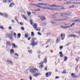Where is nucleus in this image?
Wrapping results in <instances>:
<instances>
[{
  "label": "nucleus",
  "instance_id": "09e8293b",
  "mask_svg": "<svg viewBox=\"0 0 80 80\" xmlns=\"http://www.w3.org/2000/svg\"><path fill=\"white\" fill-rule=\"evenodd\" d=\"M14 55H15V56H17V57L18 56V54L17 53H16L14 54Z\"/></svg>",
  "mask_w": 80,
  "mask_h": 80
},
{
  "label": "nucleus",
  "instance_id": "20e7f679",
  "mask_svg": "<svg viewBox=\"0 0 80 80\" xmlns=\"http://www.w3.org/2000/svg\"><path fill=\"white\" fill-rule=\"evenodd\" d=\"M31 41V45L32 46H35L38 44L37 42H35V38H32Z\"/></svg>",
  "mask_w": 80,
  "mask_h": 80
},
{
  "label": "nucleus",
  "instance_id": "ea45409f",
  "mask_svg": "<svg viewBox=\"0 0 80 80\" xmlns=\"http://www.w3.org/2000/svg\"><path fill=\"white\" fill-rule=\"evenodd\" d=\"M59 48L61 50L63 48V46H61L59 47Z\"/></svg>",
  "mask_w": 80,
  "mask_h": 80
},
{
  "label": "nucleus",
  "instance_id": "72a5a7b5",
  "mask_svg": "<svg viewBox=\"0 0 80 80\" xmlns=\"http://www.w3.org/2000/svg\"><path fill=\"white\" fill-rule=\"evenodd\" d=\"M28 52L30 53H31L32 52V50H29L28 51Z\"/></svg>",
  "mask_w": 80,
  "mask_h": 80
},
{
  "label": "nucleus",
  "instance_id": "2f4dec72",
  "mask_svg": "<svg viewBox=\"0 0 80 80\" xmlns=\"http://www.w3.org/2000/svg\"><path fill=\"white\" fill-rule=\"evenodd\" d=\"M49 5H50L49 4H48L47 3H45V6H46L47 7H49Z\"/></svg>",
  "mask_w": 80,
  "mask_h": 80
},
{
  "label": "nucleus",
  "instance_id": "58836bf2",
  "mask_svg": "<svg viewBox=\"0 0 80 80\" xmlns=\"http://www.w3.org/2000/svg\"><path fill=\"white\" fill-rule=\"evenodd\" d=\"M7 2V0H4L3 1V2H4V3H6Z\"/></svg>",
  "mask_w": 80,
  "mask_h": 80
},
{
  "label": "nucleus",
  "instance_id": "bb28decb",
  "mask_svg": "<svg viewBox=\"0 0 80 80\" xmlns=\"http://www.w3.org/2000/svg\"><path fill=\"white\" fill-rule=\"evenodd\" d=\"M30 21L31 25H33V22H32V20H30Z\"/></svg>",
  "mask_w": 80,
  "mask_h": 80
},
{
  "label": "nucleus",
  "instance_id": "f03ea898",
  "mask_svg": "<svg viewBox=\"0 0 80 80\" xmlns=\"http://www.w3.org/2000/svg\"><path fill=\"white\" fill-rule=\"evenodd\" d=\"M8 37L11 40H12L13 39V36H12V34L11 33H8L6 35V38H7V37Z\"/></svg>",
  "mask_w": 80,
  "mask_h": 80
},
{
  "label": "nucleus",
  "instance_id": "a18cd8bd",
  "mask_svg": "<svg viewBox=\"0 0 80 80\" xmlns=\"http://www.w3.org/2000/svg\"><path fill=\"white\" fill-rule=\"evenodd\" d=\"M8 28L9 30H12V27L10 26Z\"/></svg>",
  "mask_w": 80,
  "mask_h": 80
},
{
  "label": "nucleus",
  "instance_id": "49530a36",
  "mask_svg": "<svg viewBox=\"0 0 80 80\" xmlns=\"http://www.w3.org/2000/svg\"><path fill=\"white\" fill-rule=\"evenodd\" d=\"M31 39V37H29L28 38V40H30V39Z\"/></svg>",
  "mask_w": 80,
  "mask_h": 80
},
{
  "label": "nucleus",
  "instance_id": "de8ad7c7",
  "mask_svg": "<svg viewBox=\"0 0 80 80\" xmlns=\"http://www.w3.org/2000/svg\"><path fill=\"white\" fill-rule=\"evenodd\" d=\"M11 2V1H10V0H8V3H10Z\"/></svg>",
  "mask_w": 80,
  "mask_h": 80
},
{
  "label": "nucleus",
  "instance_id": "9b49d317",
  "mask_svg": "<svg viewBox=\"0 0 80 80\" xmlns=\"http://www.w3.org/2000/svg\"><path fill=\"white\" fill-rule=\"evenodd\" d=\"M10 53H11V54H13L15 53V51L13 50V49H11L10 51Z\"/></svg>",
  "mask_w": 80,
  "mask_h": 80
},
{
  "label": "nucleus",
  "instance_id": "6e6552de",
  "mask_svg": "<svg viewBox=\"0 0 80 80\" xmlns=\"http://www.w3.org/2000/svg\"><path fill=\"white\" fill-rule=\"evenodd\" d=\"M71 76H72V77H72V78H78V76H75V75H74V74H73V73H72L71 74Z\"/></svg>",
  "mask_w": 80,
  "mask_h": 80
},
{
  "label": "nucleus",
  "instance_id": "0eeeda50",
  "mask_svg": "<svg viewBox=\"0 0 80 80\" xmlns=\"http://www.w3.org/2000/svg\"><path fill=\"white\" fill-rule=\"evenodd\" d=\"M12 48H18L17 46H16L15 44L14 43H12Z\"/></svg>",
  "mask_w": 80,
  "mask_h": 80
},
{
  "label": "nucleus",
  "instance_id": "4468645a",
  "mask_svg": "<svg viewBox=\"0 0 80 80\" xmlns=\"http://www.w3.org/2000/svg\"><path fill=\"white\" fill-rule=\"evenodd\" d=\"M22 17L24 18V19H25V20H26L27 19V17H25V16L24 15H22Z\"/></svg>",
  "mask_w": 80,
  "mask_h": 80
},
{
  "label": "nucleus",
  "instance_id": "052dcab7",
  "mask_svg": "<svg viewBox=\"0 0 80 80\" xmlns=\"http://www.w3.org/2000/svg\"><path fill=\"white\" fill-rule=\"evenodd\" d=\"M8 62H9V63H12V62L10 61V60H8Z\"/></svg>",
  "mask_w": 80,
  "mask_h": 80
},
{
  "label": "nucleus",
  "instance_id": "2eb2a0df",
  "mask_svg": "<svg viewBox=\"0 0 80 80\" xmlns=\"http://www.w3.org/2000/svg\"><path fill=\"white\" fill-rule=\"evenodd\" d=\"M61 37H62L63 36H64V37H65V34H61L60 35Z\"/></svg>",
  "mask_w": 80,
  "mask_h": 80
},
{
  "label": "nucleus",
  "instance_id": "bf43d9fd",
  "mask_svg": "<svg viewBox=\"0 0 80 80\" xmlns=\"http://www.w3.org/2000/svg\"><path fill=\"white\" fill-rule=\"evenodd\" d=\"M50 35V32L47 33V35Z\"/></svg>",
  "mask_w": 80,
  "mask_h": 80
},
{
  "label": "nucleus",
  "instance_id": "dca6fc26",
  "mask_svg": "<svg viewBox=\"0 0 80 80\" xmlns=\"http://www.w3.org/2000/svg\"><path fill=\"white\" fill-rule=\"evenodd\" d=\"M47 62V58H45L44 59V60L43 61V63H46Z\"/></svg>",
  "mask_w": 80,
  "mask_h": 80
},
{
  "label": "nucleus",
  "instance_id": "4d7b16f0",
  "mask_svg": "<svg viewBox=\"0 0 80 80\" xmlns=\"http://www.w3.org/2000/svg\"><path fill=\"white\" fill-rule=\"evenodd\" d=\"M59 42V40L58 39H57V40L56 41V43H58Z\"/></svg>",
  "mask_w": 80,
  "mask_h": 80
},
{
  "label": "nucleus",
  "instance_id": "8fccbe9b",
  "mask_svg": "<svg viewBox=\"0 0 80 80\" xmlns=\"http://www.w3.org/2000/svg\"><path fill=\"white\" fill-rule=\"evenodd\" d=\"M38 35H41V33H40V32H38Z\"/></svg>",
  "mask_w": 80,
  "mask_h": 80
},
{
  "label": "nucleus",
  "instance_id": "79ce46f5",
  "mask_svg": "<svg viewBox=\"0 0 80 80\" xmlns=\"http://www.w3.org/2000/svg\"><path fill=\"white\" fill-rule=\"evenodd\" d=\"M59 20L58 19H55L53 20V21L54 22H57V21H58Z\"/></svg>",
  "mask_w": 80,
  "mask_h": 80
},
{
  "label": "nucleus",
  "instance_id": "c85d7f7f",
  "mask_svg": "<svg viewBox=\"0 0 80 80\" xmlns=\"http://www.w3.org/2000/svg\"><path fill=\"white\" fill-rule=\"evenodd\" d=\"M28 70H26L25 72V73L27 74L28 73Z\"/></svg>",
  "mask_w": 80,
  "mask_h": 80
},
{
  "label": "nucleus",
  "instance_id": "412c9836",
  "mask_svg": "<svg viewBox=\"0 0 80 80\" xmlns=\"http://www.w3.org/2000/svg\"><path fill=\"white\" fill-rule=\"evenodd\" d=\"M4 15L5 17H8V15L6 13H5V14H4Z\"/></svg>",
  "mask_w": 80,
  "mask_h": 80
},
{
  "label": "nucleus",
  "instance_id": "c03bdc74",
  "mask_svg": "<svg viewBox=\"0 0 80 80\" xmlns=\"http://www.w3.org/2000/svg\"><path fill=\"white\" fill-rule=\"evenodd\" d=\"M19 23L21 25H23V23L22 22H20Z\"/></svg>",
  "mask_w": 80,
  "mask_h": 80
},
{
  "label": "nucleus",
  "instance_id": "ddd939ff",
  "mask_svg": "<svg viewBox=\"0 0 80 80\" xmlns=\"http://www.w3.org/2000/svg\"><path fill=\"white\" fill-rule=\"evenodd\" d=\"M67 57L65 56L64 58V62H65L67 61Z\"/></svg>",
  "mask_w": 80,
  "mask_h": 80
},
{
  "label": "nucleus",
  "instance_id": "a211bd4d",
  "mask_svg": "<svg viewBox=\"0 0 80 80\" xmlns=\"http://www.w3.org/2000/svg\"><path fill=\"white\" fill-rule=\"evenodd\" d=\"M62 27V28H67L68 27L69 28H70V26H68L67 27Z\"/></svg>",
  "mask_w": 80,
  "mask_h": 80
},
{
  "label": "nucleus",
  "instance_id": "393cba45",
  "mask_svg": "<svg viewBox=\"0 0 80 80\" xmlns=\"http://www.w3.org/2000/svg\"><path fill=\"white\" fill-rule=\"evenodd\" d=\"M80 59V58H77L76 59V60L77 61V62H78V60Z\"/></svg>",
  "mask_w": 80,
  "mask_h": 80
},
{
  "label": "nucleus",
  "instance_id": "7ed1b4c3",
  "mask_svg": "<svg viewBox=\"0 0 80 80\" xmlns=\"http://www.w3.org/2000/svg\"><path fill=\"white\" fill-rule=\"evenodd\" d=\"M33 26V28L35 29V30H36L37 31H40V28H39L37 27V24H34Z\"/></svg>",
  "mask_w": 80,
  "mask_h": 80
},
{
  "label": "nucleus",
  "instance_id": "f257e3e1",
  "mask_svg": "<svg viewBox=\"0 0 80 80\" xmlns=\"http://www.w3.org/2000/svg\"><path fill=\"white\" fill-rule=\"evenodd\" d=\"M28 69L29 71L30 72L32 73H36L38 72L37 69H36L35 68H34L33 66H31L29 67Z\"/></svg>",
  "mask_w": 80,
  "mask_h": 80
},
{
  "label": "nucleus",
  "instance_id": "b1692460",
  "mask_svg": "<svg viewBox=\"0 0 80 80\" xmlns=\"http://www.w3.org/2000/svg\"><path fill=\"white\" fill-rule=\"evenodd\" d=\"M49 74V73L48 72H47L46 74V77H48V74Z\"/></svg>",
  "mask_w": 80,
  "mask_h": 80
},
{
  "label": "nucleus",
  "instance_id": "864d4df0",
  "mask_svg": "<svg viewBox=\"0 0 80 80\" xmlns=\"http://www.w3.org/2000/svg\"><path fill=\"white\" fill-rule=\"evenodd\" d=\"M40 53V51L38 50V52H37V53Z\"/></svg>",
  "mask_w": 80,
  "mask_h": 80
},
{
  "label": "nucleus",
  "instance_id": "f8f14e48",
  "mask_svg": "<svg viewBox=\"0 0 80 80\" xmlns=\"http://www.w3.org/2000/svg\"><path fill=\"white\" fill-rule=\"evenodd\" d=\"M14 5V3H12L10 4L9 7H11L12 5Z\"/></svg>",
  "mask_w": 80,
  "mask_h": 80
},
{
  "label": "nucleus",
  "instance_id": "a878e982",
  "mask_svg": "<svg viewBox=\"0 0 80 80\" xmlns=\"http://www.w3.org/2000/svg\"><path fill=\"white\" fill-rule=\"evenodd\" d=\"M66 70H63V72H62V73H64V74H65V73H66Z\"/></svg>",
  "mask_w": 80,
  "mask_h": 80
},
{
  "label": "nucleus",
  "instance_id": "37998d69",
  "mask_svg": "<svg viewBox=\"0 0 80 80\" xmlns=\"http://www.w3.org/2000/svg\"><path fill=\"white\" fill-rule=\"evenodd\" d=\"M62 15H61V16L62 17H63V15H64L65 14V13H62Z\"/></svg>",
  "mask_w": 80,
  "mask_h": 80
},
{
  "label": "nucleus",
  "instance_id": "5fc2aeb1",
  "mask_svg": "<svg viewBox=\"0 0 80 80\" xmlns=\"http://www.w3.org/2000/svg\"><path fill=\"white\" fill-rule=\"evenodd\" d=\"M36 7H39V8H42V7L40 6H38V5H37V6Z\"/></svg>",
  "mask_w": 80,
  "mask_h": 80
},
{
  "label": "nucleus",
  "instance_id": "774afa93",
  "mask_svg": "<svg viewBox=\"0 0 80 80\" xmlns=\"http://www.w3.org/2000/svg\"><path fill=\"white\" fill-rule=\"evenodd\" d=\"M0 28H1V29H3V26H1L0 27Z\"/></svg>",
  "mask_w": 80,
  "mask_h": 80
},
{
  "label": "nucleus",
  "instance_id": "473e14b6",
  "mask_svg": "<svg viewBox=\"0 0 80 80\" xmlns=\"http://www.w3.org/2000/svg\"><path fill=\"white\" fill-rule=\"evenodd\" d=\"M42 8H43V9H47V7H42Z\"/></svg>",
  "mask_w": 80,
  "mask_h": 80
},
{
  "label": "nucleus",
  "instance_id": "c9c22d12",
  "mask_svg": "<svg viewBox=\"0 0 80 80\" xmlns=\"http://www.w3.org/2000/svg\"><path fill=\"white\" fill-rule=\"evenodd\" d=\"M21 29L22 30H25V28H23V27H22Z\"/></svg>",
  "mask_w": 80,
  "mask_h": 80
},
{
  "label": "nucleus",
  "instance_id": "6ab92c4d",
  "mask_svg": "<svg viewBox=\"0 0 80 80\" xmlns=\"http://www.w3.org/2000/svg\"><path fill=\"white\" fill-rule=\"evenodd\" d=\"M7 45H11V43L10 42H7Z\"/></svg>",
  "mask_w": 80,
  "mask_h": 80
},
{
  "label": "nucleus",
  "instance_id": "9d476101",
  "mask_svg": "<svg viewBox=\"0 0 80 80\" xmlns=\"http://www.w3.org/2000/svg\"><path fill=\"white\" fill-rule=\"evenodd\" d=\"M41 20L43 21L45 20V18L44 17H41L40 18Z\"/></svg>",
  "mask_w": 80,
  "mask_h": 80
},
{
  "label": "nucleus",
  "instance_id": "4be33fe9",
  "mask_svg": "<svg viewBox=\"0 0 80 80\" xmlns=\"http://www.w3.org/2000/svg\"><path fill=\"white\" fill-rule=\"evenodd\" d=\"M20 36H21V34H20V33H18V37H19V38H20Z\"/></svg>",
  "mask_w": 80,
  "mask_h": 80
},
{
  "label": "nucleus",
  "instance_id": "c756f323",
  "mask_svg": "<svg viewBox=\"0 0 80 80\" xmlns=\"http://www.w3.org/2000/svg\"><path fill=\"white\" fill-rule=\"evenodd\" d=\"M27 13L28 16H30V15H31V13L30 12H27Z\"/></svg>",
  "mask_w": 80,
  "mask_h": 80
},
{
  "label": "nucleus",
  "instance_id": "0e129e2a",
  "mask_svg": "<svg viewBox=\"0 0 80 80\" xmlns=\"http://www.w3.org/2000/svg\"><path fill=\"white\" fill-rule=\"evenodd\" d=\"M32 5H33V6L34 5V6H35V7H37V5H36L35 4H32Z\"/></svg>",
  "mask_w": 80,
  "mask_h": 80
},
{
  "label": "nucleus",
  "instance_id": "e2e57ef3",
  "mask_svg": "<svg viewBox=\"0 0 80 80\" xmlns=\"http://www.w3.org/2000/svg\"><path fill=\"white\" fill-rule=\"evenodd\" d=\"M63 54H61L60 55V56L61 57H63Z\"/></svg>",
  "mask_w": 80,
  "mask_h": 80
},
{
  "label": "nucleus",
  "instance_id": "cd10ccee",
  "mask_svg": "<svg viewBox=\"0 0 80 80\" xmlns=\"http://www.w3.org/2000/svg\"><path fill=\"white\" fill-rule=\"evenodd\" d=\"M17 17H15V20H16V21H17V22H18V20H17Z\"/></svg>",
  "mask_w": 80,
  "mask_h": 80
},
{
  "label": "nucleus",
  "instance_id": "6e6d98bb",
  "mask_svg": "<svg viewBox=\"0 0 80 80\" xmlns=\"http://www.w3.org/2000/svg\"><path fill=\"white\" fill-rule=\"evenodd\" d=\"M29 79L30 80H32V78L31 76H29Z\"/></svg>",
  "mask_w": 80,
  "mask_h": 80
},
{
  "label": "nucleus",
  "instance_id": "a19ab883",
  "mask_svg": "<svg viewBox=\"0 0 80 80\" xmlns=\"http://www.w3.org/2000/svg\"><path fill=\"white\" fill-rule=\"evenodd\" d=\"M76 33H80V31H76L75 32Z\"/></svg>",
  "mask_w": 80,
  "mask_h": 80
},
{
  "label": "nucleus",
  "instance_id": "5701e85b",
  "mask_svg": "<svg viewBox=\"0 0 80 80\" xmlns=\"http://www.w3.org/2000/svg\"><path fill=\"white\" fill-rule=\"evenodd\" d=\"M50 22L52 23L53 24V25H56V22Z\"/></svg>",
  "mask_w": 80,
  "mask_h": 80
},
{
  "label": "nucleus",
  "instance_id": "13d9d810",
  "mask_svg": "<svg viewBox=\"0 0 80 80\" xmlns=\"http://www.w3.org/2000/svg\"><path fill=\"white\" fill-rule=\"evenodd\" d=\"M13 35H14V36H15V37H16V36L17 35V34H16L15 33H13Z\"/></svg>",
  "mask_w": 80,
  "mask_h": 80
},
{
  "label": "nucleus",
  "instance_id": "aec40b11",
  "mask_svg": "<svg viewBox=\"0 0 80 80\" xmlns=\"http://www.w3.org/2000/svg\"><path fill=\"white\" fill-rule=\"evenodd\" d=\"M28 37V34H25V38H27Z\"/></svg>",
  "mask_w": 80,
  "mask_h": 80
},
{
  "label": "nucleus",
  "instance_id": "680f3d73",
  "mask_svg": "<svg viewBox=\"0 0 80 80\" xmlns=\"http://www.w3.org/2000/svg\"><path fill=\"white\" fill-rule=\"evenodd\" d=\"M42 3H39V5H42Z\"/></svg>",
  "mask_w": 80,
  "mask_h": 80
},
{
  "label": "nucleus",
  "instance_id": "603ef678",
  "mask_svg": "<svg viewBox=\"0 0 80 80\" xmlns=\"http://www.w3.org/2000/svg\"><path fill=\"white\" fill-rule=\"evenodd\" d=\"M47 9H48V10H51L52 9V8H47Z\"/></svg>",
  "mask_w": 80,
  "mask_h": 80
},
{
  "label": "nucleus",
  "instance_id": "1a4fd4ad",
  "mask_svg": "<svg viewBox=\"0 0 80 80\" xmlns=\"http://www.w3.org/2000/svg\"><path fill=\"white\" fill-rule=\"evenodd\" d=\"M71 3H72V2L70 1H67L64 4H65V5H67L69 4H71Z\"/></svg>",
  "mask_w": 80,
  "mask_h": 80
},
{
  "label": "nucleus",
  "instance_id": "39448f33",
  "mask_svg": "<svg viewBox=\"0 0 80 80\" xmlns=\"http://www.w3.org/2000/svg\"><path fill=\"white\" fill-rule=\"evenodd\" d=\"M49 7H58V8H59V7H62L60 6H57L56 5H55V4H54V5H49Z\"/></svg>",
  "mask_w": 80,
  "mask_h": 80
},
{
  "label": "nucleus",
  "instance_id": "423d86ee",
  "mask_svg": "<svg viewBox=\"0 0 80 80\" xmlns=\"http://www.w3.org/2000/svg\"><path fill=\"white\" fill-rule=\"evenodd\" d=\"M68 38H70V37H71V38L72 37H76V35L74 34H69L68 35Z\"/></svg>",
  "mask_w": 80,
  "mask_h": 80
},
{
  "label": "nucleus",
  "instance_id": "f704fd0d",
  "mask_svg": "<svg viewBox=\"0 0 80 80\" xmlns=\"http://www.w3.org/2000/svg\"><path fill=\"white\" fill-rule=\"evenodd\" d=\"M75 5H80V2H77V3H75Z\"/></svg>",
  "mask_w": 80,
  "mask_h": 80
},
{
  "label": "nucleus",
  "instance_id": "f3484780",
  "mask_svg": "<svg viewBox=\"0 0 80 80\" xmlns=\"http://www.w3.org/2000/svg\"><path fill=\"white\" fill-rule=\"evenodd\" d=\"M34 36H35V34H34L33 32H31V36H32V37H34Z\"/></svg>",
  "mask_w": 80,
  "mask_h": 80
},
{
  "label": "nucleus",
  "instance_id": "4c0bfd02",
  "mask_svg": "<svg viewBox=\"0 0 80 80\" xmlns=\"http://www.w3.org/2000/svg\"><path fill=\"white\" fill-rule=\"evenodd\" d=\"M75 22H80V19H77L75 20Z\"/></svg>",
  "mask_w": 80,
  "mask_h": 80
},
{
  "label": "nucleus",
  "instance_id": "69168bd1",
  "mask_svg": "<svg viewBox=\"0 0 80 80\" xmlns=\"http://www.w3.org/2000/svg\"><path fill=\"white\" fill-rule=\"evenodd\" d=\"M43 62H41L40 63V64H41V65H43Z\"/></svg>",
  "mask_w": 80,
  "mask_h": 80
},
{
  "label": "nucleus",
  "instance_id": "338daca9",
  "mask_svg": "<svg viewBox=\"0 0 80 80\" xmlns=\"http://www.w3.org/2000/svg\"><path fill=\"white\" fill-rule=\"evenodd\" d=\"M40 9H38L36 10L37 12V11H40Z\"/></svg>",
  "mask_w": 80,
  "mask_h": 80
},
{
  "label": "nucleus",
  "instance_id": "3c124183",
  "mask_svg": "<svg viewBox=\"0 0 80 80\" xmlns=\"http://www.w3.org/2000/svg\"><path fill=\"white\" fill-rule=\"evenodd\" d=\"M75 25V23H73L72 24V25H70V27H72V25Z\"/></svg>",
  "mask_w": 80,
  "mask_h": 80
},
{
  "label": "nucleus",
  "instance_id": "e433bc0d",
  "mask_svg": "<svg viewBox=\"0 0 80 80\" xmlns=\"http://www.w3.org/2000/svg\"><path fill=\"white\" fill-rule=\"evenodd\" d=\"M52 72H49V76H50L51 75V74H52Z\"/></svg>",
  "mask_w": 80,
  "mask_h": 80
},
{
  "label": "nucleus",
  "instance_id": "7c9ffc66",
  "mask_svg": "<svg viewBox=\"0 0 80 80\" xmlns=\"http://www.w3.org/2000/svg\"><path fill=\"white\" fill-rule=\"evenodd\" d=\"M38 75V74L36 73V74L34 75V76L35 77H37Z\"/></svg>",
  "mask_w": 80,
  "mask_h": 80
}]
</instances>
